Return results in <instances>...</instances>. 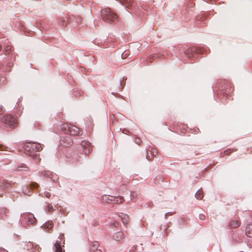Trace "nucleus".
Instances as JSON below:
<instances>
[{
    "instance_id": "nucleus-11",
    "label": "nucleus",
    "mask_w": 252,
    "mask_h": 252,
    "mask_svg": "<svg viewBox=\"0 0 252 252\" xmlns=\"http://www.w3.org/2000/svg\"><path fill=\"white\" fill-rule=\"evenodd\" d=\"M99 244L97 241H93L92 242H91L90 244V252H94L96 251V250H98L97 248L98 247Z\"/></svg>"
},
{
    "instance_id": "nucleus-31",
    "label": "nucleus",
    "mask_w": 252,
    "mask_h": 252,
    "mask_svg": "<svg viewBox=\"0 0 252 252\" xmlns=\"http://www.w3.org/2000/svg\"><path fill=\"white\" fill-rule=\"evenodd\" d=\"M156 154H158V152L157 151V150H155V151L153 152V155L154 156H155Z\"/></svg>"
},
{
    "instance_id": "nucleus-2",
    "label": "nucleus",
    "mask_w": 252,
    "mask_h": 252,
    "mask_svg": "<svg viewBox=\"0 0 252 252\" xmlns=\"http://www.w3.org/2000/svg\"><path fill=\"white\" fill-rule=\"evenodd\" d=\"M61 128L64 133L71 135H79L82 133L79 128L71 124H63Z\"/></svg>"
},
{
    "instance_id": "nucleus-21",
    "label": "nucleus",
    "mask_w": 252,
    "mask_h": 252,
    "mask_svg": "<svg viewBox=\"0 0 252 252\" xmlns=\"http://www.w3.org/2000/svg\"><path fill=\"white\" fill-rule=\"evenodd\" d=\"M11 51V46L10 45H7L5 49V54H9Z\"/></svg>"
},
{
    "instance_id": "nucleus-32",
    "label": "nucleus",
    "mask_w": 252,
    "mask_h": 252,
    "mask_svg": "<svg viewBox=\"0 0 252 252\" xmlns=\"http://www.w3.org/2000/svg\"><path fill=\"white\" fill-rule=\"evenodd\" d=\"M22 168V167H18V169H17V170L18 171L22 170V169H21Z\"/></svg>"
},
{
    "instance_id": "nucleus-13",
    "label": "nucleus",
    "mask_w": 252,
    "mask_h": 252,
    "mask_svg": "<svg viewBox=\"0 0 252 252\" xmlns=\"http://www.w3.org/2000/svg\"><path fill=\"white\" fill-rule=\"evenodd\" d=\"M42 174L47 178L50 179H52L54 182H55L57 179V177H56L55 179H53L54 175L50 171H44V172H42Z\"/></svg>"
},
{
    "instance_id": "nucleus-9",
    "label": "nucleus",
    "mask_w": 252,
    "mask_h": 252,
    "mask_svg": "<svg viewBox=\"0 0 252 252\" xmlns=\"http://www.w3.org/2000/svg\"><path fill=\"white\" fill-rule=\"evenodd\" d=\"M126 7L130 8L133 5V0H118Z\"/></svg>"
},
{
    "instance_id": "nucleus-4",
    "label": "nucleus",
    "mask_w": 252,
    "mask_h": 252,
    "mask_svg": "<svg viewBox=\"0 0 252 252\" xmlns=\"http://www.w3.org/2000/svg\"><path fill=\"white\" fill-rule=\"evenodd\" d=\"M103 201L108 203L121 204L124 201V198L123 196H118L115 197L110 195H104L102 196Z\"/></svg>"
},
{
    "instance_id": "nucleus-12",
    "label": "nucleus",
    "mask_w": 252,
    "mask_h": 252,
    "mask_svg": "<svg viewBox=\"0 0 252 252\" xmlns=\"http://www.w3.org/2000/svg\"><path fill=\"white\" fill-rule=\"evenodd\" d=\"M119 217H120L122 219V221H123V223L125 225H126L128 222V216L126 214H125L123 213H121L119 215Z\"/></svg>"
},
{
    "instance_id": "nucleus-23",
    "label": "nucleus",
    "mask_w": 252,
    "mask_h": 252,
    "mask_svg": "<svg viewBox=\"0 0 252 252\" xmlns=\"http://www.w3.org/2000/svg\"><path fill=\"white\" fill-rule=\"evenodd\" d=\"M134 142L135 143L137 144L138 145H140L142 142V140L140 138H139L138 137H136L134 139Z\"/></svg>"
},
{
    "instance_id": "nucleus-25",
    "label": "nucleus",
    "mask_w": 252,
    "mask_h": 252,
    "mask_svg": "<svg viewBox=\"0 0 252 252\" xmlns=\"http://www.w3.org/2000/svg\"><path fill=\"white\" fill-rule=\"evenodd\" d=\"M47 208H48V210L49 212L53 211L54 209H53L52 205L51 204H49L47 205Z\"/></svg>"
},
{
    "instance_id": "nucleus-15",
    "label": "nucleus",
    "mask_w": 252,
    "mask_h": 252,
    "mask_svg": "<svg viewBox=\"0 0 252 252\" xmlns=\"http://www.w3.org/2000/svg\"><path fill=\"white\" fill-rule=\"evenodd\" d=\"M240 222L238 220H232L229 224L231 228H236L239 226Z\"/></svg>"
},
{
    "instance_id": "nucleus-18",
    "label": "nucleus",
    "mask_w": 252,
    "mask_h": 252,
    "mask_svg": "<svg viewBox=\"0 0 252 252\" xmlns=\"http://www.w3.org/2000/svg\"><path fill=\"white\" fill-rule=\"evenodd\" d=\"M203 196V192L201 189H199L195 194V197L198 199H202Z\"/></svg>"
},
{
    "instance_id": "nucleus-16",
    "label": "nucleus",
    "mask_w": 252,
    "mask_h": 252,
    "mask_svg": "<svg viewBox=\"0 0 252 252\" xmlns=\"http://www.w3.org/2000/svg\"><path fill=\"white\" fill-rule=\"evenodd\" d=\"M44 229L47 230V231H49L51 230H52L53 227V223L52 221H48L46 223H45L43 225Z\"/></svg>"
},
{
    "instance_id": "nucleus-27",
    "label": "nucleus",
    "mask_w": 252,
    "mask_h": 252,
    "mask_svg": "<svg viewBox=\"0 0 252 252\" xmlns=\"http://www.w3.org/2000/svg\"><path fill=\"white\" fill-rule=\"evenodd\" d=\"M149 153H150V154H152V152L150 151V150H148L147 151V155L146 156V158L149 160H151V158H150V156H149Z\"/></svg>"
},
{
    "instance_id": "nucleus-8",
    "label": "nucleus",
    "mask_w": 252,
    "mask_h": 252,
    "mask_svg": "<svg viewBox=\"0 0 252 252\" xmlns=\"http://www.w3.org/2000/svg\"><path fill=\"white\" fill-rule=\"evenodd\" d=\"M25 219L27 221L29 224H33L36 221V219L34 215L32 213H29L25 217Z\"/></svg>"
},
{
    "instance_id": "nucleus-33",
    "label": "nucleus",
    "mask_w": 252,
    "mask_h": 252,
    "mask_svg": "<svg viewBox=\"0 0 252 252\" xmlns=\"http://www.w3.org/2000/svg\"><path fill=\"white\" fill-rule=\"evenodd\" d=\"M94 252H102L100 250H96V251Z\"/></svg>"
},
{
    "instance_id": "nucleus-24",
    "label": "nucleus",
    "mask_w": 252,
    "mask_h": 252,
    "mask_svg": "<svg viewBox=\"0 0 252 252\" xmlns=\"http://www.w3.org/2000/svg\"><path fill=\"white\" fill-rule=\"evenodd\" d=\"M31 187L32 189H36L38 187V185L36 183H32L31 184Z\"/></svg>"
},
{
    "instance_id": "nucleus-29",
    "label": "nucleus",
    "mask_w": 252,
    "mask_h": 252,
    "mask_svg": "<svg viewBox=\"0 0 252 252\" xmlns=\"http://www.w3.org/2000/svg\"><path fill=\"white\" fill-rule=\"evenodd\" d=\"M123 132L125 134H127L129 133V130L127 129H124Z\"/></svg>"
},
{
    "instance_id": "nucleus-30",
    "label": "nucleus",
    "mask_w": 252,
    "mask_h": 252,
    "mask_svg": "<svg viewBox=\"0 0 252 252\" xmlns=\"http://www.w3.org/2000/svg\"><path fill=\"white\" fill-rule=\"evenodd\" d=\"M4 110L2 107H0V115L3 112Z\"/></svg>"
},
{
    "instance_id": "nucleus-5",
    "label": "nucleus",
    "mask_w": 252,
    "mask_h": 252,
    "mask_svg": "<svg viewBox=\"0 0 252 252\" xmlns=\"http://www.w3.org/2000/svg\"><path fill=\"white\" fill-rule=\"evenodd\" d=\"M2 122L11 128H15L17 126V120L15 118L10 115L3 116Z\"/></svg>"
},
{
    "instance_id": "nucleus-19",
    "label": "nucleus",
    "mask_w": 252,
    "mask_h": 252,
    "mask_svg": "<svg viewBox=\"0 0 252 252\" xmlns=\"http://www.w3.org/2000/svg\"><path fill=\"white\" fill-rule=\"evenodd\" d=\"M0 186L2 189H6L10 187V185L8 183L4 182L3 181H0Z\"/></svg>"
},
{
    "instance_id": "nucleus-35",
    "label": "nucleus",
    "mask_w": 252,
    "mask_h": 252,
    "mask_svg": "<svg viewBox=\"0 0 252 252\" xmlns=\"http://www.w3.org/2000/svg\"><path fill=\"white\" fill-rule=\"evenodd\" d=\"M0 219H4L2 218V216H1V215H0Z\"/></svg>"
},
{
    "instance_id": "nucleus-28",
    "label": "nucleus",
    "mask_w": 252,
    "mask_h": 252,
    "mask_svg": "<svg viewBox=\"0 0 252 252\" xmlns=\"http://www.w3.org/2000/svg\"><path fill=\"white\" fill-rule=\"evenodd\" d=\"M6 149V147L2 145H0V151H4Z\"/></svg>"
},
{
    "instance_id": "nucleus-20",
    "label": "nucleus",
    "mask_w": 252,
    "mask_h": 252,
    "mask_svg": "<svg viewBox=\"0 0 252 252\" xmlns=\"http://www.w3.org/2000/svg\"><path fill=\"white\" fill-rule=\"evenodd\" d=\"M6 83V79L5 77L0 76V86L4 85Z\"/></svg>"
},
{
    "instance_id": "nucleus-10",
    "label": "nucleus",
    "mask_w": 252,
    "mask_h": 252,
    "mask_svg": "<svg viewBox=\"0 0 252 252\" xmlns=\"http://www.w3.org/2000/svg\"><path fill=\"white\" fill-rule=\"evenodd\" d=\"M62 144H63L64 146H69L71 145L72 143V140L69 136H65L61 140Z\"/></svg>"
},
{
    "instance_id": "nucleus-3",
    "label": "nucleus",
    "mask_w": 252,
    "mask_h": 252,
    "mask_svg": "<svg viewBox=\"0 0 252 252\" xmlns=\"http://www.w3.org/2000/svg\"><path fill=\"white\" fill-rule=\"evenodd\" d=\"M103 20L107 23L115 22L117 19V16L110 8H107L101 10Z\"/></svg>"
},
{
    "instance_id": "nucleus-17",
    "label": "nucleus",
    "mask_w": 252,
    "mask_h": 252,
    "mask_svg": "<svg viewBox=\"0 0 252 252\" xmlns=\"http://www.w3.org/2000/svg\"><path fill=\"white\" fill-rule=\"evenodd\" d=\"M123 233L122 232H118L114 235V239L116 241H120L124 237Z\"/></svg>"
},
{
    "instance_id": "nucleus-26",
    "label": "nucleus",
    "mask_w": 252,
    "mask_h": 252,
    "mask_svg": "<svg viewBox=\"0 0 252 252\" xmlns=\"http://www.w3.org/2000/svg\"><path fill=\"white\" fill-rule=\"evenodd\" d=\"M43 195L47 198H49L51 196V193L49 192L46 191L44 192Z\"/></svg>"
},
{
    "instance_id": "nucleus-6",
    "label": "nucleus",
    "mask_w": 252,
    "mask_h": 252,
    "mask_svg": "<svg viewBox=\"0 0 252 252\" xmlns=\"http://www.w3.org/2000/svg\"><path fill=\"white\" fill-rule=\"evenodd\" d=\"M60 240H57L55 243L53 250L55 252H64V250L62 248L61 246V241H63V244H64V239L63 234H61L58 237Z\"/></svg>"
},
{
    "instance_id": "nucleus-22",
    "label": "nucleus",
    "mask_w": 252,
    "mask_h": 252,
    "mask_svg": "<svg viewBox=\"0 0 252 252\" xmlns=\"http://www.w3.org/2000/svg\"><path fill=\"white\" fill-rule=\"evenodd\" d=\"M138 193L136 191H132L131 192V196L132 198H136L138 197Z\"/></svg>"
},
{
    "instance_id": "nucleus-14",
    "label": "nucleus",
    "mask_w": 252,
    "mask_h": 252,
    "mask_svg": "<svg viewBox=\"0 0 252 252\" xmlns=\"http://www.w3.org/2000/svg\"><path fill=\"white\" fill-rule=\"evenodd\" d=\"M246 234L248 236L252 237V223L247 225L246 228Z\"/></svg>"
},
{
    "instance_id": "nucleus-34",
    "label": "nucleus",
    "mask_w": 252,
    "mask_h": 252,
    "mask_svg": "<svg viewBox=\"0 0 252 252\" xmlns=\"http://www.w3.org/2000/svg\"><path fill=\"white\" fill-rule=\"evenodd\" d=\"M34 125L36 126H40V124L37 123V124H35Z\"/></svg>"
},
{
    "instance_id": "nucleus-1",
    "label": "nucleus",
    "mask_w": 252,
    "mask_h": 252,
    "mask_svg": "<svg viewBox=\"0 0 252 252\" xmlns=\"http://www.w3.org/2000/svg\"><path fill=\"white\" fill-rule=\"evenodd\" d=\"M24 149L26 154L29 155L35 158L38 157L37 154L35 153L41 150L42 147L40 143L29 142L27 143Z\"/></svg>"
},
{
    "instance_id": "nucleus-7",
    "label": "nucleus",
    "mask_w": 252,
    "mask_h": 252,
    "mask_svg": "<svg viewBox=\"0 0 252 252\" xmlns=\"http://www.w3.org/2000/svg\"><path fill=\"white\" fill-rule=\"evenodd\" d=\"M81 146L84 149V152L85 155L89 154L92 150V146L90 143L86 141H83L81 143Z\"/></svg>"
}]
</instances>
